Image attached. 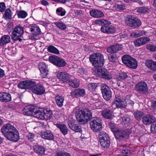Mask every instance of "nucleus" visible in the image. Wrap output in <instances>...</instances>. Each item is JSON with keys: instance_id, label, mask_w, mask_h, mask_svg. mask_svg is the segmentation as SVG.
Here are the masks:
<instances>
[{"instance_id": "nucleus-34", "label": "nucleus", "mask_w": 156, "mask_h": 156, "mask_svg": "<svg viewBox=\"0 0 156 156\" xmlns=\"http://www.w3.org/2000/svg\"><path fill=\"white\" fill-rule=\"evenodd\" d=\"M10 38L8 35H4L0 39V46L3 47L5 45L10 42Z\"/></svg>"}, {"instance_id": "nucleus-26", "label": "nucleus", "mask_w": 156, "mask_h": 156, "mask_svg": "<svg viewBox=\"0 0 156 156\" xmlns=\"http://www.w3.org/2000/svg\"><path fill=\"white\" fill-rule=\"evenodd\" d=\"M122 49V45L116 44L108 48L107 49V51L109 53H116L121 50Z\"/></svg>"}, {"instance_id": "nucleus-4", "label": "nucleus", "mask_w": 156, "mask_h": 156, "mask_svg": "<svg viewBox=\"0 0 156 156\" xmlns=\"http://www.w3.org/2000/svg\"><path fill=\"white\" fill-rule=\"evenodd\" d=\"M89 60L92 65L96 68L102 67L105 62L103 56L99 53L90 55Z\"/></svg>"}, {"instance_id": "nucleus-62", "label": "nucleus", "mask_w": 156, "mask_h": 156, "mask_svg": "<svg viewBox=\"0 0 156 156\" xmlns=\"http://www.w3.org/2000/svg\"><path fill=\"white\" fill-rule=\"evenodd\" d=\"M41 3L42 5L47 6L49 5V3L46 0H43L41 1Z\"/></svg>"}, {"instance_id": "nucleus-20", "label": "nucleus", "mask_w": 156, "mask_h": 156, "mask_svg": "<svg viewBox=\"0 0 156 156\" xmlns=\"http://www.w3.org/2000/svg\"><path fill=\"white\" fill-rule=\"evenodd\" d=\"M143 123L145 125H149L156 122V119L151 115L144 116L142 119Z\"/></svg>"}, {"instance_id": "nucleus-21", "label": "nucleus", "mask_w": 156, "mask_h": 156, "mask_svg": "<svg viewBox=\"0 0 156 156\" xmlns=\"http://www.w3.org/2000/svg\"><path fill=\"white\" fill-rule=\"evenodd\" d=\"M57 77L63 82H67L71 79L70 76L67 73L64 72L58 73L57 75Z\"/></svg>"}, {"instance_id": "nucleus-11", "label": "nucleus", "mask_w": 156, "mask_h": 156, "mask_svg": "<svg viewBox=\"0 0 156 156\" xmlns=\"http://www.w3.org/2000/svg\"><path fill=\"white\" fill-rule=\"evenodd\" d=\"M48 59L50 62L58 67H64L66 64V62L63 59L56 56H51L49 57Z\"/></svg>"}, {"instance_id": "nucleus-63", "label": "nucleus", "mask_w": 156, "mask_h": 156, "mask_svg": "<svg viewBox=\"0 0 156 156\" xmlns=\"http://www.w3.org/2000/svg\"><path fill=\"white\" fill-rule=\"evenodd\" d=\"M5 75L4 71L0 68V78L2 77Z\"/></svg>"}, {"instance_id": "nucleus-52", "label": "nucleus", "mask_w": 156, "mask_h": 156, "mask_svg": "<svg viewBox=\"0 0 156 156\" xmlns=\"http://www.w3.org/2000/svg\"><path fill=\"white\" fill-rule=\"evenodd\" d=\"M123 121L126 122V123H129L131 122V119L129 115H126L122 118Z\"/></svg>"}, {"instance_id": "nucleus-40", "label": "nucleus", "mask_w": 156, "mask_h": 156, "mask_svg": "<svg viewBox=\"0 0 156 156\" xmlns=\"http://www.w3.org/2000/svg\"><path fill=\"white\" fill-rule=\"evenodd\" d=\"M116 79L118 81H122L128 77L127 74L125 73H122L117 75L116 76Z\"/></svg>"}, {"instance_id": "nucleus-43", "label": "nucleus", "mask_w": 156, "mask_h": 156, "mask_svg": "<svg viewBox=\"0 0 156 156\" xmlns=\"http://www.w3.org/2000/svg\"><path fill=\"white\" fill-rule=\"evenodd\" d=\"M87 86L90 90L94 91L97 87V84L95 83H90L88 84Z\"/></svg>"}, {"instance_id": "nucleus-29", "label": "nucleus", "mask_w": 156, "mask_h": 156, "mask_svg": "<svg viewBox=\"0 0 156 156\" xmlns=\"http://www.w3.org/2000/svg\"><path fill=\"white\" fill-rule=\"evenodd\" d=\"M145 65L148 69L154 71H156V61L151 60H147Z\"/></svg>"}, {"instance_id": "nucleus-5", "label": "nucleus", "mask_w": 156, "mask_h": 156, "mask_svg": "<svg viewBox=\"0 0 156 156\" xmlns=\"http://www.w3.org/2000/svg\"><path fill=\"white\" fill-rule=\"evenodd\" d=\"M123 63L129 67L136 69L137 66V62L134 58L128 55H124L122 57Z\"/></svg>"}, {"instance_id": "nucleus-51", "label": "nucleus", "mask_w": 156, "mask_h": 156, "mask_svg": "<svg viewBox=\"0 0 156 156\" xmlns=\"http://www.w3.org/2000/svg\"><path fill=\"white\" fill-rule=\"evenodd\" d=\"M108 124L110 128L114 133L116 131V130L118 129H117L114 123L112 122H109L108 123Z\"/></svg>"}, {"instance_id": "nucleus-36", "label": "nucleus", "mask_w": 156, "mask_h": 156, "mask_svg": "<svg viewBox=\"0 0 156 156\" xmlns=\"http://www.w3.org/2000/svg\"><path fill=\"white\" fill-rule=\"evenodd\" d=\"M55 101L57 105L60 107H62L63 105L64 101L63 97L57 94L55 96Z\"/></svg>"}, {"instance_id": "nucleus-49", "label": "nucleus", "mask_w": 156, "mask_h": 156, "mask_svg": "<svg viewBox=\"0 0 156 156\" xmlns=\"http://www.w3.org/2000/svg\"><path fill=\"white\" fill-rule=\"evenodd\" d=\"M58 15L59 16H63L65 15L66 11L62 8L59 7L56 10Z\"/></svg>"}, {"instance_id": "nucleus-13", "label": "nucleus", "mask_w": 156, "mask_h": 156, "mask_svg": "<svg viewBox=\"0 0 156 156\" xmlns=\"http://www.w3.org/2000/svg\"><path fill=\"white\" fill-rule=\"evenodd\" d=\"M115 136L117 140L122 142L125 140L127 136V133L122 129H118L114 133Z\"/></svg>"}, {"instance_id": "nucleus-56", "label": "nucleus", "mask_w": 156, "mask_h": 156, "mask_svg": "<svg viewBox=\"0 0 156 156\" xmlns=\"http://www.w3.org/2000/svg\"><path fill=\"white\" fill-rule=\"evenodd\" d=\"M78 72L81 74H85V75H87L88 73L87 69L84 68H81L80 69Z\"/></svg>"}, {"instance_id": "nucleus-19", "label": "nucleus", "mask_w": 156, "mask_h": 156, "mask_svg": "<svg viewBox=\"0 0 156 156\" xmlns=\"http://www.w3.org/2000/svg\"><path fill=\"white\" fill-rule=\"evenodd\" d=\"M150 41L149 37H142L137 39L134 41V43L136 47L140 46L146 44Z\"/></svg>"}, {"instance_id": "nucleus-64", "label": "nucleus", "mask_w": 156, "mask_h": 156, "mask_svg": "<svg viewBox=\"0 0 156 156\" xmlns=\"http://www.w3.org/2000/svg\"><path fill=\"white\" fill-rule=\"evenodd\" d=\"M99 97V95L98 94H96L94 95V98L95 99H98Z\"/></svg>"}, {"instance_id": "nucleus-60", "label": "nucleus", "mask_w": 156, "mask_h": 156, "mask_svg": "<svg viewBox=\"0 0 156 156\" xmlns=\"http://www.w3.org/2000/svg\"><path fill=\"white\" fill-rule=\"evenodd\" d=\"M125 6L122 4H118L117 5V8L118 9L123 10L125 9Z\"/></svg>"}, {"instance_id": "nucleus-46", "label": "nucleus", "mask_w": 156, "mask_h": 156, "mask_svg": "<svg viewBox=\"0 0 156 156\" xmlns=\"http://www.w3.org/2000/svg\"><path fill=\"white\" fill-rule=\"evenodd\" d=\"M54 23L56 27L62 30H65L66 28V25L63 23L60 22H55Z\"/></svg>"}, {"instance_id": "nucleus-28", "label": "nucleus", "mask_w": 156, "mask_h": 156, "mask_svg": "<svg viewBox=\"0 0 156 156\" xmlns=\"http://www.w3.org/2000/svg\"><path fill=\"white\" fill-rule=\"evenodd\" d=\"M29 28L30 29L32 34L34 35H38L41 33L39 27L35 24H33L30 26Z\"/></svg>"}, {"instance_id": "nucleus-53", "label": "nucleus", "mask_w": 156, "mask_h": 156, "mask_svg": "<svg viewBox=\"0 0 156 156\" xmlns=\"http://www.w3.org/2000/svg\"><path fill=\"white\" fill-rule=\"evenodd\" d=\"M130 151L127 149H124L122 151V154L117 155V156H129L130 155Z\"/></svg>"}, {"instance_id": "nucleus-48", "label": "nucleus", "mask_w": 156, "mask_h": 156, "mask_svg": "<svg viewBox=\"0 0 156 156\" xmlns=\"http://www.w3.org/2000/svg\"><path fill=\"white\" fill-rule=\"evenodd\" d=\"M144 115L143 113L140 111H137L134 113L135 118L137 120H140Z\"/></svg>"}, {"instance_id": "nucleus-25", "label": "nucleus", "mask_w": 156, "mask_h": 156, "mask_svg": "<svg viewBox=\"0 0 156 156\" xmlns=\"http://www.w3.org/2000/svg\"><path fill=\"white\" fill-rule=\"evenodd\" d=\"M41 133V137L44 139L51 140H53L54 139L53 135L50 130L42 132Z\"/></svg>"}, {"instance_id": "nucleus-6", "label": "nucleus", "mask_w": 156, "mask_h": 156, "mask_svg": "<svg viewBox=\"0 0 156 156\" xmlns=\"http://www.w3.org/2000/svg\"><path fill=\"white\" fill-rule=\"evenodd\" d=\"M24 30L23 27L20 25L16 26L14 28L12 33L11 38L14 41H16L18 40L20 41H22L20 38L23 34Z\"/></svg>"}, {"instance_id": "nucleus-23", "label": "nucleus", "mask_w": 156, "mask_h": 156, "mask_svg": "<svg viewBox=\"0 0 156 156\" xmlns=\"http://www.w3.org/2000/svg\"><path fill=\"white\" fill-rule=\"evenodd\" d=\"M11 100V96L10 94L5 92L0 93V101L5 102Z\"/></svg>"}, {"instance_id": "nucleus-10", "label": "nucleus", "mask_w": 156, "mask_h": 156, "mask_svg": "<svg viewBox=\"0 0 156 156\" xmlns=\"http://www.w3.org/2000/svg\"><path fill=\"white\" fill-rule=\"evenodd\" d=\"M100 143L104 148H108L110 146V140L108 135L104 132H101L99 134Z\"/></svg>"}, {"instance_id": "nucleus-38", "label": "nucleus", "mask_w": 156, "mask_h": 156, "mask_svg": "<svg viewBox=\"0 0 156 156\" xmlns=\"http://www.w3.org/2000/svg\"><path fill=\"white\" fill-rule=\"evenodd\" d=\"M146 32L144 30H137L131 34V35L134 38H136L143 36L145 34Z\"/></svg>"}, {"instance_id": "nucleus-14", "label": "nucleus", "mask_w": 156, "mask_h": 156, "mask_svg": "<svg viewBox=\"0 0 156 156\" xmlns=\"http://www.w3.org/2000/svg\"><path fill=\"white\" fill-rule=\"evenodd\" d=\"M98 76L106 80H109L112 77V75L105 69H100L97 70Z\"/></svg>"}, {"instance_id": "nucleus-33", "label": "nucleus", "mask_w": 156, "mask_h": 156, "mask_svg": "<svg viewBox=\"0 0 156 156\" xmlns=\"http://www.w3.org/2000/svg\"><path fill=\"white\" fill-rule=\"evenodd\" d=\"M33 149L34 151L39 155H42L44 153L45 149L43 146L35 145L34 146Z\"/></svg>"}, {"instance_id": "nucleus-31", "label": "nucleus", "mask_w": 156, "mask_h": 156, "mask_svg": "<svg viewBox=\"0 0 156 156\" xmlns=\"http://www.w3.org/2000/svg\"><path fill=\"white\" fill-rule=\"evenodd\" d=\"M90 13L91 16L94 17H102L104 16L103 12L98 10H92L90 11Z\"/></svg>"}, {"instance_id": "nucleus-55", "label": "nucleus", "mask_w": 156, "mask_h": 156, "mask_svg": "<svg viewBox=\"0 0 156 156\" xmlns=\"http://www.w3.org/2000/svg\"><path fill=\"white\" fill-rule=\"evenodd\" d=\"M57 156H71L69 153L59 151L56 153Z\"/></svg>"}, {"instance_id": "nucleus-58", "label": "nucleus", "mask_w": 156, "mask_h": 156, "mask_svg": "<svg viewBox=\"0 0 156 156\" xmlns=\"http://www.w3.org/2000/svg\"><path fill=\"white\" fill-rule=\"evenodd\" d=\"M5 8V5L4 2L0 3V12H3Z\"/></svg>"}, {"instance_id": "nucleus-41", "label": "nucleus", "mask_w": 156, "mask_h": 156, "mask_svg": "<svg viewBox=\"0 0 156 156\" xmlns=\"http://www.w3.org/2000/svg\"><path fill=\"white\" fill-rule=\"evenodd\" d=\"M47 49L48 51L50 53L56 54H58L59 53L58 50L55 47L52 45H50L48 46Z\"/></svg>"}, {"instance_id": "nucleus-57", "label": "nucleus", "mask_w": 156, "mask_h": 156, "mask_svg": "<svg viewBox=\"0 0 156 156\" xmlns=\"http://www.w3.org/2000/svg\"><path fill=\"white\" fill-rule=\"evenodd\" d=\"M34 135L31 133H29L27 136V138L30 141H32L34 140Z\"/></svg>"}, {"instance_id": "nucleus-24", "label": "nucleus", "mask_w": 156, "mask_h": 156, "mask_svg": "<svg viewBox=\"0 0 156 156\" xmlns=\"http://www.w3.org/2000/svg\"><path fill=\"white\" fill-rule=\"evenodd\" d=\"M36 108L33 105H30L25 106L23 109V113L26 115H32L34 112Z\"/></svg>"}, {"instance_id": "nucleus-42", "label": "nucleus", "mask_w": 156, "mask_h": 156, "mask_svg": "<svg viewBox=\"0 0 156 156\" xmlns=\"http://www.w3.org/2000/svg\"><path fill=\"white\" fill-rule=\"evenodd\" d=\"M16 13L19 18H24L27 15V13L23 10L17 11Z\"/></svg>"}, {"instance_id": "nucleus-17", "label": "nucleus", "mask_w": 156, "mask_h": 156, "mask_svg": "<svg viewBox=\"0 0 156 156\" xmlns=\"http://www.w3.org/2000/svg\"><path fill=\"white\" fill-rule=\"evenodd\" d=\"M38 68L41 72V76L43 78L46 77L48 74L47 66L44 62H40L38 66Z\"/></svg>"}, {"instance_id": "nucleus-32", "label": "nucleus", "mask_w": 156, "mask_h": 156, "mask_svg": "<svg viewBox=\"0 0 156 156\" xmlns=\"http://www.w3.org/2000/svg\"><path fill=\"white\" fill-rule=\"evenodd\" d=\"M33 115L35 118L41 119H44V110H36L34 112Z\"/></svg>"}, {"instance_id": "nucleus-35", "label": "nucleus", "mask_w": 156, "mask_h": 156, "mask_svg": "<svg viewBox=\"0 0 156 156\" xmlns=\"http://www.w3.org/2000/svg\"><path fill=\"white\" fill-rule=\"evenodd\" d=\"M56 126L60 129L61 132L63 135H65L67 133L68 129L65 125L62 123H58L56 124Z\"/></svg>"}, {"instance_id": "nucleus-59", "label": "nucleus", "mask_w": 156, "mask_h": 156, "mask_svg": "<svg viewBox=\"0 0 156 156\" xmlns=\"http://www.w3.org/2000/svg\"><path fill=\"white\" fill-rule=\"evenodd\" d=\"M151 130L153 133H156V124H153L151 126Z\"/></svg>"}, {"instance_id": "nucleus-45", "label": "nucleus", "mask_w": 156, "mask_h": 156, "mask_svg": "<svg viewBox=\"0 0 156 156\" xmlns=\"http://www.w3.org/2000/svg\"><path fill=\"white\" fill-rule=\"evenodd\" d=\"M108 57L109 61L113 62H115L117 60V56L115 54H109Z\"/></svg>"}, {"instance_id": "nucleus-27", "label": "nucleus", "mask_w": 156, "mask_h": 156, "mask_svg": "<svg viewBox=\"0 0 156 156\" xmlns=\"http://www.w3.org/2000/svg\"><path fill=\"white\" fill-rule=\"evenodd\" d=\"M68 124L70 128L76 132H80L82 131L81 126L79 124H74L70 120L68 121Z\"/></svg>"}, {"instance_id": "nucleus-2", "label": "nucleus", "mask_w": 156, "mask_h": 156, "mask_svg": "<svg viewBox=\"0 0 156 156\" xmlns=\"http://www.w3.org/2000/svg\"><path fill=\"white\" fill-rule=\"evenodd\" d=\"M76 120L81 124H84L88 122V119L92 117L90 111L88 108H84L79 109L76 111Z\"/></svg>"}, {"instance_id": "nucleus-18", "label": "nucleus", "mask_w": 156, "mask_h": 156, "mask_svg": "<svg viewBox=\"0 0 156 156\" xmlns=\"http://www.w3.org/2000/svg\"><path fill=\"white\" fill-rule=\"evenodd\" d=\"M112 105L120 108H124L126 107V105L123 104L121 97L117 95H115V98L112 103Z\"/></svg>"}, {"instance_id": "nucleus-16", "label": "nucleus", "mask_w": 156, "mask_h": 156, "mask_svg": "<svg viewBox=\"0 0 156 156\" xmlns=\"http://www.w3.org/2000/svg\"><path fill=\"white\" fill-rule=\"evenodd\" d=\"M32 90L34 93L37 94L42 95L45 92V89L41 84L38 83L36 84L35 82V84L33 87Z\"/></svg>"}, {"instance_id": "nucleus-8", "label": "nucleus", "mask_w": 156, "mask_h": 156, "mask_svg": "<svg viewBox=\"0 0 156 156\" xmlns=\"http://www.w3.org/2000/svg\"><path fill=\"white\" fill-rule=\"evenodd\" d=\"M125 22L127 25L134 28L139 27L141 24V22L138 18L133 16L127 17Z\"/></svg>"}, {"instance_id": "nucleus-54", "label": "nucleus", "mask_w": 156, "mask_h": 156, "mask_svg": "<svg viewBox=\"0 0 156 156\" xmlns=\"http://www.w3.org/2000/svg\"><path fill=\"white\" fill-rule=\"evenodd\" d=\"M147 49L152 51H156V46L149 44L147 45Z\"/></svg>"}, {"instance_id": "nucleus-22", "label": "nucleus", "mask_w": 156, "mask_h": 156, "mask_svg": "<svg viewBox=\"0 0 156 156\" xmlns=\"http://www.w3.org/2000/svg\"><path fill=\"white\" fill-rule=\"evenodd\" d=\"M85 94V91L83 89L78 88L75 89L70 93V95L73 97H77L83 96Z\"/></svg>"}, {"instance_id": "nucleus-50", "label": "nucleus", "mask_w": 156, "mask_h": 156, "mask_svg": "<svg viewBox=\"0 0 156 156\" xmlns=\"http://www.w3.org/2000/svg\"><path fill=\"white\" fill-rule=\"evenodd\" d=\"M69 84L70 86L73 88H76L79 87V83L75 80H69Z\"/></svg>"}, {"instance_id": "nucleus-7", "label": "nucleus", "mask_w": 156, "mask_h": 156, "mask_svg": "<svg viewBox=\"0 0 156 156\" xmlns=\"http://www.w3.org/2000/svg\"><path fill=\"white\" fill-rule=\"evenodd\" d=\"M90 125L91 129L94 132H98L102 129V121L99 118L95 117L91 119Z\"/></svg>"}, {"instance_id": "nucleus-15", "label": "nucleus", "mask_w": 156, "mask_h": 156, "mask_svg": "<svg viewBox=\"0 0 156 156\" xmlns=\"http://www.w3.org/2000/svg\"><path fill=\"white\" fill-rule=\"evenodd\" d=\"M101 90L104 99L108 101L111 98L112 92L109 87L106 85H104L101 87Z\"/></svg>"}, {"instance_id": "nucleus-39", "label": "nucleus", "mask_w": 156, "mask_h": 156, "mask_svg": "<svg viewBox=\"0 0 156 156\" xmlns=\"http://www.w3.org/2000/svg\"><path fill=\"white\" fill-rule=\"evenodd\" d=\"M136 12L139 13H145L148 12L150 11V9L148 7L143 6L137 8L135 9Z\"/></svg>"}, {"instance_id": "nucleus-47", "label": "nucleus", "mask_w": 156, "mask_h": 156, "mask_svg": "<svg viewBox=\"0 0 156 156\" xmlns=\"http://www.w3.org/2000/svg\"><path fill=\"white\" fill-rule=\"evenodd\" d=\"M125 101L126 104L129 105L132 107L133 106L134 104V101L131 100L129 95L126 96L125 99Z\"/></svg>"}, {"instance_id": "nucleus-37", "label": "nucleus", "mask_w": 156, "mask_h": 156, "mask_svg": "<svg viewBox=\"0 0 156 156\" xmlns=\"http://www.w3.org/2000/svg\"><path fill=\"white\" fill-rule=\"evenodd\" d=\"M44 119H49L53 115L52 111L48 109L44 110Z\"/></svg>"}, {"instance_id": "nucleus-30", "label": "nucleus", "mask_w": 156, "mask_h": 156, "mask_svg": "<svg viewBox=\"0 0 156 156\" xmlns=\"http://www.w3.org/2000/svg\"><path fill=\"white\" fill-rule=\"evenodd\" d=\"M113 112L110 109H106L103 110L101 112L103 117L107 119L112 118Z\"/></svg>"}, {"instance_id": "nucleus-9", "label": "nucleus", "mask_w": 156, "mask_h": 156, "mask_svg": "<svg viewBox=\"0 0 156 156\" xmlns=\"http://www.w3.org/2000/svg\"><path fill=\"white\" fill-rule=\"evenodd\" d=\"M136 91L141 94H146L148 93V87L146 83L144 81L138 82L135 86Z\"/></svg>"}, {"instance_id": "nucleus-61", "label": "nucleus", "mask_w": 156, "mask_h": 156, "mask_svg": "<svg viewBox=\"0 0 156 156\" xmlns=\"http://www.w3.org/2000/svg\"><path fill=\"white\" fill-rule=\"evenodd\" d=\"M151 106L154 109H156V101H154L152 102Z\"/></svg>"}, {"instance_id": "nucleus-44", "label": "nucleus", "mask_w": 156, "mask_h": 156, "mask_svg": "<svg viewBox=\"0 0 156 156\" xmlns=\"http://www.w3.org/2000/svg\"><path fill=\"white\" fill-rule=\"evenodd\" d=\"M12 12L9 9H6L4 14V18L6 19H11L12 18Z\"/></svg>"}, {"instance_id": "nucleus-3", "label": "nucleus", "mask_w": 156, "mask_h": 156, "mask_svg": "<svg viewBox=\"0 0 156 156\" xmlns=\"http://www.w3.org/2000/svg\"><path fill=\"white\" fill-rule=\"evenodd\" d=\"M95 23L99 25H103L101 29V31L103 33L108 34H113L116 31L115 28L109 25L111 23L108 20L103 19L98 20L95 21Z\"/></svg>"}, {"instance_id": "nucleus-12", "label": "nucleus", "mask_w": 156, "mask_h": 156, "mask_svg": "<svg viewBox=\"0 0 156 156\" xmlns=\"http://www.w3.org/2000/svg\"><path fill=\"white\" fill-rule=\"evenodd\" d=\"M34 84L35 82L29 80H27L20 82L18 84V87L21 89H30L32 90V87Z\"/></svg>"}, {"instance_id": "nucleus-1", "label": "nucleus", "mask_w": 156, "mask_h": 156, "mask_svg": "<svg viewBox=\"0 0 156 156\" xmlns=\"http://www.w3.org/2000/svg\"><path fill=\"white\" fill-rule=\"evenodd\" d=\"M1 130L2 134L8 140L16 142L19 139L18 131L13 126L9 123L3 126Z\"/></svg>"}]
</instances>
